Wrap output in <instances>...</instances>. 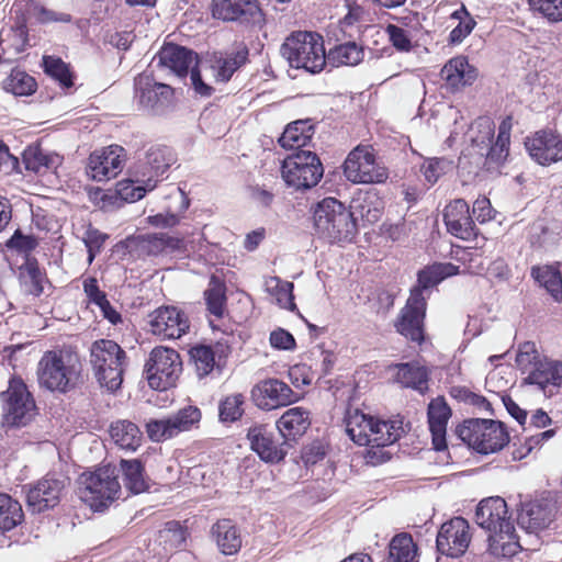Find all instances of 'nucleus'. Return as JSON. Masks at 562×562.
Returning <instances> with one entry per match:
<instances>
[{
	"label": "nucleus",
	"instance_id": "20",
	"mask_svg": "<svg viewBox=\"0 0 562 562\" xmlns=\"http://www.w3.org/2000/svg\"><path fill=\"white\" fill-rule=\"evenodd\" d=\"M525 147L531 159L541 166L562 160V137L552 130H540L528 136Z\"/></svg>",
	"mask_w": 562,
	"mask_h": 562
},
{
	"label": "nucleus",
	"instance_id": "55",
	"mask_svg": "<svg viewBox=\"0 0 562 562\" xmlns=\"http://www.w3.org/2000/svg\"><path fill=\"white\" fill-rule=\"evenodd\" d=\"M109 239V235L102 233L91 224L88 225L82 241L87 248L88 262L92 263L95 256L102 250L105 241Z\"/></svg>",
	"mask_w": 562,
	"mask_h": 562
},
{
	"label": "nucleus",
	"instance_id": "8",
	"mask_svg": "<svg viewBox=\"0 0 562 562\" xmlns=\"http://www.w3.org/2000/svg\"><path fill=\"white\" fill-rule=\"evenodd\" d=\"M37 374L42 386L65 394L77 384L78 361L63 351L49 350L41 358Z\"/></svg>",
	"mask_w": 562,
	"mask_h": 562
},
{
	"label": "nucleus",
	"instance_id": "46",
	"mask_svg": "<svg viewBox=\"0 0 562 562\" xmlns=\"http://www.w3.org/2000/svg\"><path fill=\"white\" fill-rule=\"evenodd\" d=\"M531 276L555 302L562 301V274L559 269L552 266L533 267Z\"/></svg>",
	"mask_w": 562,
	"mask_h": 562
},
{
	"label": "nucleus",
	"instance_id": "36",
	"mask_svg": "<svg viewBox=\"0 0 562 562\" xmlns=\"http://www.w3.org/2000/svg\"><path fill=\"white\" fill-rule=\"evenodd\" d=\"M212 536L220 551L225 555L236 554L241 548V536L231 519L217 520L212 526Z\"/></svg>",
	"mask_w": 562,
	"mask_h": 562
},
{
	"label": "nucleus",
	"instance_id": "29",
	"mask_svg": "<svg viewBox=\"0 0 562 562\" xmlns=\"http://www.w3.org/2000/svg\"><path fill=\"white\" fill-rule=\"evenodd\" d=\"M159 64L180 78H186L193 61L198 65V54L186 46L166 43L158 52Z\"/></svg>",
	"mask_w": 562,
	"mask_h": 562
},
{
	"label": "nucleus",
	"instance_id": "47",
	"mask_svg": "<svg viewBox=\"0 0 562 562\" xmlns=\"http://www.w3.org/2000/svg\"><path fill=\"white\" fill-rule=\"evenodd\" d=\"M24 519L21 504L7 493H0V530L10 531Z\"/></svg>",
	"mask_w": 562,
	"mask_h": 562
},
{
	"label": "nucleus",
	"instance_id": "27",
	"mask_svg": "<svg viewBox=\"0 0 562 562\" xmlns=\"http://www.w3.org/2000/svg\"><path fill=\"white\" fill-rule=\"evenodd\" d=\"M459 266L451 262H435L425 266L417 272L416 284L411 289L409 295H417V299L429 297V291L436 288L445 279L457 276Z\"/></svg>",
	"mask_w": 562,
	"mask_h": 562
},
{
	"label": "nucleus",
	"instance_id": "43",
	"mask_svg": "<svg viewBox=\"0 0 562 562\" xmlns=\"http://www.w3.org/2000/svg\"><path fill=\"white\" fill-rule=\"evenodd\" d=\"M226 290L225 281L220 277L212 274L209 286L204 291V300L207 311L217 318H221L224 315L227 301Z\"/></svg>",
	"mask_w": 562,
	"mask_h": 562
},
{
	"label": "nucleus",
	"instance_id": "22",
	"mask_svg": "<svg viewBox=\"0 0 562 562\" xmlns=\"http://www.w3.org/2000/svg\"><path fill=\"white\" fill-rule=\"evenodd\" d=\"M510 131L512 117L507 116L501 122L495 140L484 148L485 153H479V156L475 158L477 168L482 166L488 172L499 171V168L505 165L509 155Z\"/></svg>",
	"mask_w": 562,
	"mask_h": 562
},
{
	"label": "nucleus",
	"instance_id": "19",
	"mask_svg": "<svg viewBox=\"0 0 562 562\" xmlns=\"http://www.w3.org/2000/svg\"><path fill=\"white\" fill-rule=\"evenodd\" d=\"M426 310L427 297L417 299L416 294L414 296L409 295L395 322L396 331L411 341L422 344L424 341Z\"/></svg>",
	"mask_w": 562,
	"mask_h": 562
},
{
	"label": "nucleus",
	"instance_id": "49",
	"mask_svg": "<svg viewBox=\"0 0 562 562\" xmlns=\"http://www.w3.org/2000/svg\"><path fill=\"white\" fill-rule=\"evenodd\" d=\"M189 355L200 379L213 371L215 367V352L211 346L195 345L191 347Z\"/></svg>",
	"mask_w": 562,
	"mask_h": 562
},
{
	"label": "nucleus",
	"instance_id": "18",
	"mask_svg": "<svg viewBox=\"0 0 562 562\" xmlns=\"http://www.w3.org/2000/svg\"><path fill=\"white\" fill-rule=\"evenodd\" d=\"M251 397L258 408L272 411L297 402L300 395L283 381L268 379L252 389Z\"/></svg>",
	"mask_w": 562,
	"mask_h": 562
},
{
	"label": "nucleus",
	"instance_id": "56",
	"mask_svg": "<svg viewBox=\"0 0 562 562\" xmlns=\"http://www.w3.org/2000/svg\"><path fill=\"white\" fill-rule=\"evenodd\" d=\"M150 190L146 183L138 182L137 179H127L117 183L116 192L123 201L134 203Z\"/></svg>",
	"mask_w": 562,
	"mask_h": 562
},
{
	"label": "nucleus",
	"instance_id": "32",
	"mask_svg": "<svg viewBox=\"0 0 562 562\" xmlns=\"http://www.w3.org/2000/svg\"><path fill=\"white\" fill-rule=\"evenodd\" d=\"M315 134V125L312 119L294 121L285 127L278 139L281 147L293 151L304 150Z\"/></svg>",
	"mask_w": 562,
	"mask_h": 562
},
{
	"label": "nucleus",
	"instance_id": "17",
	"mask_svg": "<svg viewBox=\"0 0 562 562\" xmlns=\"http://www.w3.org/2000/svg\"><path fill=\"white\" fill-rule=\"evenodd\" d=\"M246 438L250 449L265 463L277 464L284 460L291 443L277 441L274 434L265 424H255L247 429Z\"/></svg>",
	"mask_w": 562,
	"mask_h": 562
},
{
	"label": "nucleus",
	"instance_id": "12",
	"mask_svg": "<svg viewBox=\"0 0 562 562\" xmlns=\"http://www.w3.org/2000/svg\"><path fill=\"white\" fill-rule=\"evenodd\" d=\"M212 16L224 22H237L246 27L262 29L266 14L258 0H212Z\"/></svg>",
	"mask_w": 562,
	"mask_h": 562
},
{
	"label": "nucleus",
	"instance_id": "58",
	"mask_svg": "<svg viewBox=\"0 0 562 562\" xmlns=\"http://www.w3.org/2000/svg\"><path fill=\"white\" fill-rule=\"evenodd\" d=\"M38 246V241L34 235H24L21 229H16L13 235L5 241V247L20 254H29Z\"/></svg>",
	"mask_w": 562,
	"mask_h": 562
},
{
	"label": "nucleus",
	"instance_id": "1",
	"mask_svg": "<svg viewBox=\"0 0 562 562\" xmlns=\"http://www.w3.org/2000/svg\"><path fill=\"white\" fill-rule=\"evenodd\" d=\"M475 522L488 531V550L493 555L509 558L521 550L507 504L501 496H491L479 503Z\"/></svg>",
	"mask_w": 562,
	"mask_h": 562
},
{
	"label": "nucleus",
	"instance_id": "16",
	"mask_svg": "<svg viewBox=\"0 0 562 562\" xmlns=\"http://www.w3.org/2000/svg\"><path fill=\"white\" fill-rule=\"evenodd\" d=\"M175 160L171 148L161 145L150 146L145 153V157L135 164L133 172L138 182L146 183L149 189H155L159 177L170 168Z\"/></svg>",
	"mask_w": 562,
	"mask_h": 562
},
{
	"label": "nucleus",
	"instance_id": "2",
	"mask_svg": "<svg viewBox=\"0 0 562 562\" xmlns=\"http://www.w3.org/2000/svg\"><path fill=\"white\" fill-rule=\"evenodd\" d=\"M315 235L329 244L350 243L357 234L353 213L336 198H325L311 206Z\"/></svg>",
	"mask_w": 562,
	"mask_h": 562
},
{
	"label": "nucleus",
	"instance_id": "28",
	"mask_svg": "<svg viewBox=\"0 0 562 562\" xmlns=\"http://www.w3.org/2000/svg\"><path fill=\"white\" fill-rule=\"evenodd\" d=\"M451 415V408L442 396L432 398L428 404V427L431 434L432 447L436 451H443L448 447L446 435Z\"/></svg>",
	"mask_w": 562,
	"mask_h": 562
},
{
	"label": "nucleus",
	"instance_id": "23",
	"mask_svg": "<svg viewBox=\"0 0 562 562\" xmlns=\"http://www.w3.org/2000/svg\"><path fill=\"white\" fill-rule=\"evenodd\" d=\"M124 148L112 145L90 154L87 175L94 181H105L114 178L122 169Z\"/></svg>",
	"mask_w": 562,
	"mask_h": 562
},
{
	"label": "nucleus",
	"instance_id": "53",
	"mask_svg": "<svg viewBox=\"0 0 562 562\" xmlns=\"http://www.w3.org/2000/svg\"><path fill=\"white\" fill-rule=\"evenodd\" d=\"M244 403L245 397L240 393L225 397L218 405L220 420L223 423H234L238 420L244 414Z\"/></svg>",
	"mask_w": 562,
	"mask_h": 562
},
{
	"label": "nucleus",
	"instance_id": "57",
	"mask_svg": "<svg viewBox=\"0 0 562 562\" xmlns=\"http://www.w3.org/2000/svg\"><path fill=\"white\" fill-rule=\"evenodd\" d=\"M272 282L276 283L273 288H270L272 294L276 295L277 303L282 308L294 311L296 305L294 303L293 295V283L289 281H282L279 278H273Z\"/></svg>",
	"mask_w": 562,
	"mask_h": 562
},
{
	"label": "nucleus",
	"instance_id": "41",
	"mask_svg": "<svg viewBox=\"0 0 562 562\" xmlns=\"http://www.w3.org/2000/svg\"><path fill=\"white\" fill-rule=\"evenodd\" d=\"M364 56L363 48L356 42H347L336 45L326 53V63L334 67L356 66Z\"/></svg>",
	"mask_w": 562,
	"mask_h": 562
},
{
	"label": "nucleus",
	"instance_id": "54",
	"mask_svg": "<svg viewBox=\"0 0 562 562\" xmlns=\"http://www.w3.org/2000/svg\"><path fill=\"white\" fill-rule=\"evenodd\" d=\"M530 9L550 23L562 21V0H527Z\"/></svg>",
	"mask_w": 562,
	"mask_h": 562
},
{
	"label": "nucleus",
	"instance_id": "44",
	"mask_svg": "<svg viewBox=\"0 0 562 562\" xmlns=\"http://www.w3.org/2000/svg\"><path fill=\"white\" fill-rule=\"evenodd\" d=\"M44 72L59 83L63 89H70L75 85V75L70 66L60 57L44 55L42 58Z\"/></svg>",
	"mask_w": 562,
	"mask_h": 562
},
{
	"label": "nucleus",
	"instance_id": "6",
	"mask_svg": "<svg viewBox=\"0 0 562 562\" xmlns=\"http://www.w3.org/2000/svg\"><path fill=\"white\" fill-rule=\"evenodd\" d=\"M2 424L8 428H22L31 424L38 414L33 394L21 376L13 375L8 389L0 392Z\"/></svg>",
	"mask_w": 562,
	"mask_h": 562
},
{
	"label": "nucleus",
	"instance_id": "50",
	"mask_svg": "<svg viewBox=\"0 0 562 562\" xmlns=\"http://www.w3.org/2000/svg\"><path fill=\"white\" fill-rule=\"evenodd\" d=\"M473 126L476 134L472 137V146L481 153L495 140V123L490 116H480Z\"/></svg>",
	"mask_w": 562,
	"mask_h": 562
},
{
	"label": "nucleus",
	"instance_id": "42",
	"mask_svg": "<svg viewBox=\"0 0 562 562\" xmlns=\"http://www.w3.org/2000/svg\"><path fill=\"white\" fill-rule=\"evenodd\" d=\"M373 419L372 416L362 413L358 408L353 412L348 411L345 422L349 438L358 446H367L370 441L367 436V428L372 427Z\"/></svg>",
	"mask_w": 562,
	"mask_h": 562
},
{
	"label": "nucleus",
	"instance_id": "52",
	"mask_svg": "<svg viewBox=\"0 0 562 562\" xmlns=\"http://www.w3.org/2000/svg\"><path fill=\"white\" fill-rule=\"evenodd\" d=\"M145 429L148 438L153 442H164L178 436L173 423L171 422L169 416L167 418L161 419H149L145 424Z\"/></svg>",
	"mask_w": 562,
	"mask_h": 562
},
{
	"label": "nucleus",
	"instance_id": "11",
	"mask_svg": "<svg viewBox=\"0 0 562 562\" xmlns=\"http://www.w3.org/2000/svg\"><path fill=\"white\" fill-rule=\"evenodd\" d=\"M181 371L180 355L175 349L162 346L151 350L144 369L149 386L159 391L173 386Z\"/></svg>",
	"mask_w": 562,
	"mask_h": 562
},
{
	"label": "nucleus",
	"instance_id": "51",
	"mask_svg": "<svg viewBox=\"0 0 562 562\" xmlns=\"http://www.w3.org/2000/svg\"><path fill=\"white\" fill-rule=\"evenodd\" d=\"M169 417L179 435L196 426L201 420L202 413L198 406L187 405Z\"/></svg>",
	"mask_w": 562,
	"mask_h": 562
},
{
	"label": "nucleus",
	"instance_id": "35",
	"mask_svg": "<svg viewBox=\"0 0 562 562\" xmlns=\"http://www.w3.org/2000/svg\"><path fill=\"white\" fill-rule=\"evenodd\" d=\"M249 61V49L241 45L236 50L215 57L212 68L217 82H228L234 74Z\"/></svg>",
	"mask_w": 562,
	"mask_h": 562
},
{
	"label": "nucleus",
	"instance_id": "33",
	"mask_svg": "<svg viewBox=\"0 0 562 562\" xmlns=\"http://www.w3.org/2000/svg\"><path fill=\"white\" fill-rule=\"evenodd\" d=\"M391 368L396 370L394 381L402 387L412 389L422 394L428 389L429 372L417 361L400 362Z\"/></svg>",
	"mask_w": 562,
	"mask_h": 562
},
{
	"label": "nucleus",
	"instance_id": "30",
	"mask_svg": "<svg viewBox=\"0 0 562 562\" xmlns=\"http://www.w3.org/2000/svg\"><path fill=\"white\" fill-rule=\"evenodd\" d=\"M477 76V69L470 65L468 57L463 55L449 59L441 69V77L452 91L471 86Z\"/></svg>",
	"mask_w": 562,
	"mask_h": 562
},
{
	"label": "nucleus",
	"instance_id": "9",
	"mask_svg": "<svg viewBox=\"0 0 562 562\" xmlns=\"http://www.w3.org/2000/svg\"><path fill=\"white\" fill-rule=\"evenodd\" d=\"M281 175L286 187L304 191L319 182L324 175V168L314 151L296 150L283 159Z\"/></svg>",
	"mask_w": 562,
	"mask_h": 562
},
{
	"label": "nucleus",
	"instance_id": "15",
	"mask_svg": "<svg viewBox=\"0 0 562 562\" xmlns=\"http://www.w3.org/2000/svg\"><path fill=\"white\" fill-rule=\"evenodd\" d=\"M470 541V525L465 518L458 516L441 525L436 538V549L446 557L460 558L465 553Z\"/></svg>",
	"mask_w": 562,
	"mask_h": 562
},
{
	"label": "nucleus",
	"instance_id": "37",
	"mask_svg": "<svg viewBox=\"0 0 562 562\" xmlns=\"http://www.w3.org/2000/svg\"><path fill=\"white\" fill-rule=\"evenodd\" d=\"M20 280L25 292L35 297L43 294L44 283H49L46 272L41 270L37 259L32 256H26L20 267Z\"/></svg>",
	"mask_w": 562,
	"mask_h": 562
},
{
	"label": "nucleus",
	"instance_id": "4",
	"mask_svg": "<svg viewBox=\"0 0 562 562\" xmlns=\"http://www.w3.org/2000/svg\"><path fill=\"white\" fill-rule=\"evenodd\" d=\"M126 352L111 339H99L90 347V363L101 387L116 392L123 382Z\"/></svg>",
	"mask_w": 562,
	"mask_h": 562
},
{
	"label": "nucleus",
	"instance_id": "60",
	"mask_svg": "<svg viewBox=\"0 0 562 562\" xmlns=\"http://www.w3.org/2000/svg\"><path fill=\"white\" fill-rule=\"evenodd\" d=\"M385 32L389 35V41L398 52H409L413 48L411 31L395 25L387 24Z\"/></svg>",
	"mask_w": 562,
	"mask_h": 562
},
{
	"label": "nucleus",
	"instance_id": "40",
	"mask_svg": "<svg viewBox=\"0 0 562 562\" xmlns=\"http://www.w3.org/2000/svg\"><path fill=\"white\" fill-rule=\"evenodd\" d=\"M4 91L16 97H30L36 92V79L20 67L11 69L2 82Z\"/></svg>",
	"mask_w": 562,
	"mask_h": 562
},
{
	"label": "nucleus",
	"instance_id": "59",
	"mask_svg": "<svg viewBox=\"0 0 562 562\" xmlns=\"http://www.w3.org/2000/svg\"><path fill=\"white\" fill-rule=\"evenodd\" d=\"M161 537L171 548H180L186 543L188 530L180 521L170 520L161 531Z\"/></svg>",
	"mask_w": 562,
	"mask_h": 562
},
{
	"label": "nucleus",
	"instance_id": "39",
	"mask_svg": "<svg viewBox=\"0 0 562 562\" xmlns=\"http://www.w3.org/2000/svg\"><path fill=\"white\" fill-rule=\"evenodd\" d=\"M110 435L122 449L135 451L142 443L143 434L138 426L130 420H116L110 426Z\"/></svg>",
	"mask_w": 562,
	"mask_h": 562
},
{
	"label": "nucleus",
	"instance_id": "48",
	"mask_svg": "<svg viewBox=\"0 0 562 562\" xmlns=\"http://www.w3.org/2000/svg\"><path fill=\"white\" fill-rule=\"evenodd\" d=\"M143 247L148 255L157 256L167 251L179 250L183 239L166 233H148L140 236Z\"/></svg>",
	"mask_w": 562,
	"mask_h": 562
},
{
	"label": "nucleus",
	"instance_id": "24",
	"mask_svg": "<svg viewBox=\"0 0 562 562\" xmlns=\"http://www.w3.org/2000/svg\"><path fill=\"white\" fill-rule=\"evenodd\" d=\"M555 506L550 499L541 498L525 503L518 513L517 522L527 532L533 533L549 527L555 517Z\"/></svg>",
	"mask_w": 562,
	"mask_h": 562
},
{
	"label": "nucleus",
	"instance_id": "13",
	"mask_svg": "<svg viewBox=\"0 0 562 562\" xmlns=\"http://www.w3.org/2000/svg\"><path fill=\"white\" fill-rule=\"evenodd\" d=\"M69 477L61 473L46 474L34 484L24 485L26 491V504L33 513H43L56 507L61 498Z\"/></svg>",
	"mask_w": 562,
	"mask_h": 562
},
{
	"label": "nucleus",
	"instance_id": "62",
	"mask_svg": "<svg viewBox=\"0 0 562 562\" xmlns=\"http://www.w3.org/2000/svg\"><path fill=\"white\" fill-rule=\"evenodd\" d=\"M46 153L38 146H29L22 155V160L25 166V169L33 172L43 171V166H45Z\"/></svg>",
	"mask_w": 562,
	"mask_h": 562
},
{
	"label": "nucleus",
	"instance_id": "34",
	"mask_svg": "<svg viewBox=\"0 0 562 562\" xmlns=\"http://www.w3.org/2000/svg\"><path fill=\"white\" fill-rule=\"evenodd\" d=\"M562 382V362L548 360L547 358L535 362L525 383L538 385L540 390L546 391L548 385L559 386Z\"/></svg>",
	"mask_w": 562,
	"mask_h": 562
},
{
	"label": "nucleus",
	"instance_id": "5",
	"mask_svg": "<svg viewBox=\"0 0 562 562\" xmlns=\"http://www.w3.org/2000/svg\"><path fill=\"white\" fill-rule=\"evenodd\" d=\"M457 436L481 454L502 450L509 442L505 425L499 420L471 418L456 428Z\"/></svg>",
	"mask_w": 562,
	"mask_h": 562
},
{
	"label": "nucleus",
	"instance_id": "64",
	"mask_svg": "<svg viewBox=\"0 0 562 562\" xmlns=\"http://www.w3.org/2000/svg\"><path fill=\"white\" fill-rule=\"evenodd\" d=\"M443 164L441 158H431L422 166V172L429 184H435L445 172Z\"/></svg>",
	"mask_w": 562,
	"mask_h": 562
},
{
	"label": "nucleus",
	"instance_id": "14",
	"mask_svg": "<svg viewBox=\"0 0 562 562\" xmlns=\"http://www.w3.org/2000/svg\"><path fill=\"white\" fill-rule=\"evenodd\" d=\"M345 177L353 183H383L387 179L385 168L379 167L372 153L356 147L344 165Z\"/></svg>",
	"mask_w": 562,
	"mask_h": 562
},
{
	"label": "nucleus",
	"instance_id": "31",
	"mask_svg": "<svg viewBox=\"0 0 562 562\" xmlns=\"http://www.w3.org/2000/svg\"><path fill=\"white\" fill-rule=\"evenodd\" d=\"M310 426V412L303 407L289 408L277 420V428L283 441L291 445L301 438Z\"/></svg>",
	"mask_w": 562,
	"mask_h": 562
},
{
	"label": "nucleus",
	"instance_id": "61",
	"mask_svg": "<svg viewBox=\"0 0 562 562\" xmlns=\"http://www.w3.org/2000/svg\"><path fill=\"white\" fill-rule=\"evenodd\" d=\"M540 356L536 349V345L532 341H525L519 346L516 355V363L522 372L535 368V362H538Z\"/></svg>",
	"mask_w": 562,
	"mask_h": 562
},
{
	"label": "nucleus",
	"instance_id": "63",
	"mask_svg": "<svg viewBox=\"0 0 562 562\" xmlns=\"http://www.w3.org/2000/svg\"><path fill=\"white\" fill-rule=\"evenodd\" d=\"M269 341L271 347L277 350H294L296 347L293 335L283 328L272 330Z\"/></svg>",
	"mask_w": 562,
	"mask_h": 562
},
{
	"label": "nucleus",
	"instance_id": "3",
	"mask_svg": "<svg viewBox=\"0 0 562 562\" xmlns=\"http://www.w3.org/2000/svg\"><path fill=\"white\" fill-rule=\"evenodd\" d=\"M280 55L295 69L310 74L321 72L326 65V50L321 34L311 31H294L280 46Z\"/></svg>",
	"mask_w": 562,
	"mask_h": 562
},
{
	"label": "nucleus",
	"instance_id": "7",
	"mask_svg": "<svg viewBox=\"0 0 562 562\" xmlns=\"http://www.w3.org/2000/svg\"><path fill=\"white\" fill-rule=\"evenodd\" d=\"M80 498L93 510L103 512L119 498L121 484L111 467L85 472L79 477Z\"/></svg>",
	"mask_w": 562,
	"mask_h": 562
},
{
	"label": "nucleus",
	"instance_id": "38",
	"mask_svg": "<svg viewBox=\"0 0 562 562\" xmlns=\"http://www.w3.org/2000/svg\"><path fill=\"white\" fill-rule=\"evenodd\" d=\"M120 471L123 484L131 494L137 495L149 488L148 481L145 477L144 463L139 459H122Z\"/></svg>",
	"mask_w": 562,
	"mask_h": 562
},
{
	"label": "nucleus",
	"instance_id": "25",
	"mask_svg": "<svg viewBox=\"0 0 562 562\" xmlns=\"http://www.w3.org/2000/svg\"><path fill=\"white\" fill-rule=\"evenodd\" d=\"M371 426L376 427L378 430H375V437L370 439L367 443V446L370 447L368 457L371 460L375 459L376 463L385 462L390 459V456L382 451L381 448L393 445L402 437L405 432L402 427V422L373 419Z\"/></svg>",
	"mask_w": 562,
	"mask_h": 562
},
{
	"label": "nucleus",
	"instance_id": "45",
	"mask_svg": "<svg viewBox=\"0 0 562 562\" xmlns=\"http://www.w3.org/2000/svg\"><path fill=\"white\" fill-rule=\"evenodd\" d=\"M417 555V546L407 532L394 536L389 544L386 562H414Z\"/></svg>",
	"mask_w": 562,
	"mask_h": 562
},
{
	"label": "nucleus",
	"instance_id": "10",
	"mask_svg": "<svg viewBox=\"0 0 562 562\" xmlns=\"http://www.w3.org/2000/svg\"><path fill=\"white\" fill-rule=\"evenodd\" d=\"M134 99L150 115L162 116L175 108V90L157 82L150 74H139L134 79Z\"/></svg>",
	"mask_w": 562,
	"mask_h": 562
},
{
	"label": "nucleus",
	"instance_id": "26",
	"mask_svg": "<svg viewBox=\"0 0 562 562\" xmlns=\"http://www.w3.org/2000/svg\"><path fill=\"white\" fill-rule=\"evenodd\" d=\"M443 222L448 233L457 238L469 240L476 235L469 205L462 199L454 200L446 206Z\"/></svg>",
	"mask_w": 562,
	"mask_h": 562
},
{
	"label": "nucleus",
	"instance_id": "21",
	"mask_svg": "<svg viewBox=\"0 0 562 562\" xmlns=\"http://www.w3.org/2000/svg\"><path fill=\"white\" fill-rule=\"evenodd\" d=\"M151 333L162 339H178L190 327L184 312L175 306H161L149 314Z\"/></svg>",
	"mask_w": 562,
	"mask_h": 562
}]
</instances>
